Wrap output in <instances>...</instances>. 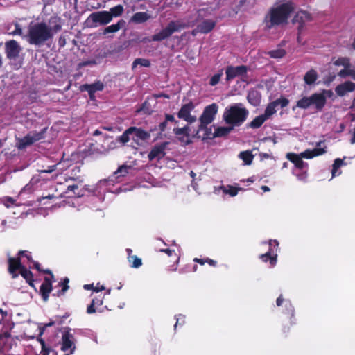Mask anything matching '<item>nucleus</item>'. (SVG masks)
Instances as JSON below:
<instances>
[{"label": "nucleus", "instance_id": "33", "mask_svg": "<svg viewBox=\"0 0 355 355\" xmlns=\"http://www.w3.org/2000/svg\"><path fill=\"white\" fill-rule=\"evenodd\" d=\"M283 304H284L285 307L288 311V312L291 313V315H293L294 309H293L291 303L290 302L289 300L284 299L282 295H280L279 297H277V299L276 300V304L277 306H280Z\"/></svg>", "mask_w": 355, "mask_h": 355}, {"label": "nucleus", "instance_id": "27", "mask_svg": "<svg viewBox=\"0 0 355 355\" xmlns=\"http://www.w3.org/2000/svg\"><path fill=\"white\" fill-rule=\"evenodd\" d=\"M150 18V15L145 12H136L130 19V21L135 24H141Z\"/></svg>", "mask_w": 355, "mask_h": 355}, {"label": "nucleus", "instance_id": "26", "mask_svg": "<svg viewBox=\"0 0 355 355\" xmlns=\"http://www.w3.org/2000/svg\"><path fill=\"white\" fill-rule=\"evenodd\" d=\"M83 88L87 91L91 98L94 96V93L97 91H101L103 89V85L101 82H97L91 85H85Z\"/></svg>", "mask_w": 355, "mask_h": 355}, {"label": "nucleus", "instance_id": "23", "mask_svg": "<svg viewBox=\"0 0 355 355\" xmlns=\"http://www.w3.org/2000/svg\"><path fill=\"white\" fill-rule=\"evenodd\" d=\"M53 278V275L51 274V277H45L43 283L40 286V293L42 295V299L44 301H47L49 298V295L52 290V282L51 279Z\"/></svg>", "mask_w": 355, "mask_h": 355}, {"label": "nucleus", "instance_id": "18", "mask_svg": "<svg viewBox=\"0 0 355 355\" xmlns=\"http://www.w3.org/2000/svg\"><path fill=\"white\" fill-rule=\"evenodd\" d=\"M166 146L167 143L166 142L155 146L148 155V159L153 161L155 159L159 160L164 157L166 154L165 150Z\"/></svg>", "mask_w": 355, "mask_h": 355}, {"label": "nucleus", "instance_id": "48", "mask_svg": "<svg viewBox=\"0 0 355 355\" xmlns=\"http://www.w3.org/2000/svg\"><path fill=\"white\" fill-rule=\"evenodd\" d=\"M68 282H69V279L65 278L64 279L63 282L60 283V286L62 287V293H64L69 288Z\"/></svg>", "mask_w": 355, "mask_h": 355}, {"label": "nucleus", "instance_id": "34", "mask_svg": "<svg viewBox=\"0 0 355 355\" xmlns=\"http://www.w3.org/2000/svg\"><path fill=\"white\" fill-rule=\"evenodd\" d=\"M124 24L125 21L120 20L116 24L106 27L104 30V34L116 33L119 31Z\"/></svg>", "mask_w": 355, "mask_h": 355}, {"label": "nucleus", "instance_id": "29", "mask_svg": "<svg viewBox=\"0 0 355 355\" xmlns=\"http://www.w3.org/2000/svg\"><path fill=\"white\" fill-rule=\"evenodd\" d=\"M345 163L344 162L343 159L337 158L334 160V163L332 166V170H331V175L332 178L338 176L341 174L340 167L343 166H345Z\"/></svg>", "mask_w": 355, "mask_h": 355}, {"label": "nucleus", "instance_id": "5", "mask_svg": "<svg viewBox=\"0 0 355 355\" xmlns=\"http://www.w3.org/2000/svg\"><path fill=\"white\" fill-rule=\"evenodd\" d=\"M248 114L249 111L242 103H234L225 109L223 119L227 124L238 127L245 121Z\"/></svg>", "mask_w": 355, "mask_h": 355}, {"label": "nucleus", "instance_id": "15", "mask_svg": "<svg viewBox=\"0 0 355 355\" xmlns=\"http://www.w3.org/2000/svg\"><path fill=\"white\" fill-rule=\"evenodd\" d=\"M5 48L6 55L10 60H15L21 50V46L15 40L7 42L5 44Z\"/></svg>", "mask_w": 355, "mask_h": 355}, {"label": "nucleus", "instance_id": "12", "mask_svg": "<svg viewBox=\"0 0 355 355\" xmlns=\"http://www.w3.org/2000/svg\"><path fill=\"white\" fill-rule=\"evenodd\" d=\"M87 21L92 23V26L105 25L112 21V15L107 11H98L90 14Z\"/></svg>", "mask_w": 355, "mask_h": 355}, {"label": "nucleus", "instance_id": "25", "mask_svg": "<svg viewBox=\"0 0 355 355\" xmlns=\"http://www.w3.org/2000/svg\"><path fill=\"white\" fill-rule=\"evenodd\" d=\"M246 72V67L244 66L230 67L226 70L227 80H230L234 78L244 74Z\"/></svg>", "mask_w": 355, "mask_h": 355}, {"label": "nucleus", "instance_id": "52", "mask_svg": "<svg viewBox=\"0 0 355 355\" xmlns=\"http://www.w3.org/2000/svg\"><path fill=\"white\" fill-rule=\"evenodd\" d=\"M181 322L182 323L184 322V315H178L176 317V324H175V327H177L178 324Z\"/></svg>", "mask_w": 355, "mask_h": 355}, {"label": "nucleus", "instance_id": "2", "mask_svg": "<svg viewBox=\"0 0 355 355\" xmlns=\"http://www.w3.org/2000/svg\"><path fill=\"white\" fill-rule=\"evenodd\" d=\"M29 337L31 345L27 348L26 355H49L50 349L46 346L42 340L34 339L33 336ZM76 343V340L71 329L65 328L62 333L60 342V349L64 353V355H71L75 352Z\"/></svg>", "mask_w": 355, "mask_h": 355}, {"label": "nucleus", "instance_id": "4", "mask_svg": "<svg viewBox=\"0 0 355 355\" xmlns=\"http://www.w3.org/2000/svg\"><path fill=\"white\" fill-rule=\"evenodd\" d=\"M293 10L294 6L290 2L272 7L265 19L266 27L270 28L273 26L286 23L290 14Z\"/></svg>", "mask_w": 355, "mask_h": 355}, {"label": "nucleus", "instance_id": "56", "mask_svg": "<svg viewBox=\"0 0 355 355\" xmlns=\"http://www.w3.org/2000/svg\"><path fill=\"white\" fill-rule=\"evenodd\" d=\"M194 261L195 262H197L201 265H203L205 264V263H206V259H198V258H195L194 259Z\"/></svg>", "mask_w": 355, "mask_h": 355}, {"label": "nucleus", "instance_id": "21", "mask_svg": "<svg viewBox=\"0 0 355 355\" xmlns=\"http://www.w3.org/2000/svg\"><path fill=\"white\" fill-rule=\"evenodd\" d=\"M242 190L243 189L241 187L230 184L221 185L214 189L215 193H218L219 191H222L224 194L229 195L231 197L236 196L239 191Z\"/></svg>", "mask_w": 355, "mask_h": 355}, {"label": "nucleus", "instance_id": "40", "mask_svg": "<svg viewBox=\"0 0 355 355\" xmlns=\"http://www.w3.org/2000/svg\"><path fill=\"white\" fill-rule=\"evenodd\" d=\"M123 12V7L121 5H118L115 7L112 8L109 12L112 15V19L113 17H116L121 15Z\"/></svg>", "mask_w": 355, "mask_h": 355}, {"label": "nucleus", "instance_id": "39", "mask_svg": "<svg viewBox=\"0 0 355 355\" xmlns=\"http://www.w3.org/2000/svg\"><path fill=\"white\" fill-rule=\"evenodd\" d=\"M138 65L148 67L150 66V61L147 59L137 58L132 63V69L137 68Z\"/></svg>", "mask_w": 355, "mask_h": 355}, {"label": "nucleus", "instance_id": "38", "mask_svg": "<svg viewBox=\"0 0 355 355\" xmlns=\"http://www.w3.org/2000/svg\"><path fill=\"white\" fill-rule=\"evenodd\" d=\"M268 54L273 58H282L285 55L286 51L283 49L278 48L269 51Z\"/></svg>", "mask_w": 355, "mask_h": 355}, {"label": "nucleus", "instance_id": "43", "mask_svg": "<svg viewBox=\"0 0 355 355\" xmlns=\"http://www.w3.org/2000/svg\"><path fill=\"white\" fill-rule=\"evenodd\" d=\"M128 261L132 268H139L141 266V260L136 256L128 257Z\"/></svg>", "mask_w": 355, "mask_h": 355}, {"label": "nucleus", "instance_id": "44", "mask_svg": "<svg viewBox=\"0 0 355 355\" xmlns=\"http://www.w3.org/2000/svg\"><path fill=\"white\" fill-rule=\"evenodd\" d=\"M130 168V166H128L126 165H123L120 166L118 168V170L115 172L116 178L125 176L126 174H128Z\"/></svg>", "mask_w": 355, "mask_h": 355}, {"label": "nucleus", "instance_id": "50", "mask_svg": "<svg viewBox=\"0 0 355 355\" xmlns=\"http://www.w3.org/2000/svg\"><path fill=\"white\" fill-rule=\"evenodd\" d=\"M297 179L300 181H306L307 178V174L306 172H302L297 175Z\"/></svg>", "mask_w": 355, "mask_h": 355}, {"label": "nucleus", "instance_id": "45", "mask_svg": "<svg viewBox=\"0 0 355 355\" xmlns=\"http://www.w3.org/2000/svg\"><path fill=\"white\" fill-rule=\"evenodd\" d=\"M1 202L6 207L8 208L15 204V200L11 197H4L2 198Z\"/></svg>", "mask_w": 355, "mask_h": 355}, {"label": "nucleus", "instance_id": "42", "mask_svg": "<svg viewBox=\"0 0 355 355\" xmlns=\"http://www.w3.org/2000/svg\"><path fill=\"white\" fill-rule=\"evenodd\" d=\"M334 64L336 66H343L344 67H349L351 66L350 60L347 58H340L334 62Z\"/></svg>", "mask_w": 355, "mask_h": 355}, {"label": "nucleus", "instance_id": "62", "mask_svg": "<svg viewBox=\"0 0 355 355\" xmlns=\"http://www.w3.org/2000/svg\"><path fill=\"white\" fill-rule=\"evenodd\" d=\"M261 190H263L264 192H268L270 191V189L268 186H261Z\"/></svg>", "mask_w": 355, "mask_h": 355}, {"label": "nucleus", "instance_id": "55", "mask_svg": "<svg viewBox=\"0 0 355 355\" xmlns=\"http://www.w3.org/2000/svg\"><path fill=\"white\" fill-rule=\"evenodd\" d=\"M175 119L174 116L173 115H170V114H166V123H168V121H173Z\"/></svg>", "mask_w": 355, "mask_h": 355}, {"label": "nucleus", "instance_id": "30", "mask_svg": "<svg viewBox=\"0 0 355 355\" xmlns=\"http://www.w3.org/2000/svg\"><path fill=\"white\" fill-rule=\"evenodd\" d=\"M103 297H101L100 298L96 297L93 299L91 304L87 307V313L91 314L95 313L96 311H102L101 310H98V307L103 304Z\"/></svg>", "mask_w": 355, "mask_h": 355}, {"label": "nucleus", "instance_id": "8", "mask_svg": "<svg viewBox=\"0 0 355 355\" xmlns=\"http://www.w3.org/2000/svg\"><path fill=\"white\" fill-rule=\"evenodd\" d=\"M150 134L141 128L130 127L127 129L117 140L122 144H126L130 140L134 141L137 145H141L150 139Z\"/></svg>", "mask_w": 355, "mask_h": 355}, {"label": "nucleus", "instance_id": "19", "mask_svg": "<svg viewBox=\"0 0 355 355\" xmlns=\"http://www.w3.org/2000/svg\"><path fill=\"white\" fill-rule=\"evenodd\" d=\"M15 340L7 331L0 334V352H6L12 349Z\"/></svg>", "mask_w": 355, "mask_h": 355}, {"label": "nucleus", "instance_id": "13", "mask_svg": "<svg viewBox=\"0 0 355 355\" xmlns=\"http://www.w3.org/2000/svg\"><path fill=\"white\" fill-rule=\"evenodd\" d=\"M332 94L330 90H323L320 93H315L310 96L311 107L313 106L317 110H322L324 106L327 97Z\"/></svg>", "mask_w": 355, "mask_h": 355}, {"label": "nucleus", "instance_id": "47", "mask_svg": "<svg viewBox=\"0 0 355 355\" xmlns=\"http://www.w3.org/2000/svg\"><path fill=\"white\" fill-rule=\"evenodd\" d=\"M10 34L11 35H22V30L21 28H20V26L17 24H15V30L12 31Z\"/></svg>", "mask_w": 355, "mask_h": 355}, {"label": "nucleus", "instance_id": "37", "mask_svg": "<svg viewBox=\"0 0 355 355\" xmlns=\"http://www.w3.org/2000/svg\"><path fill=\"white\" fill-rule=\"evenodd\" d=\"M297 107L307 109L311 107L310 96L303 97L297 102Z\"/></svg>", "mask_w": 355, "mask_h": 355}, {"label": "nucleus", "instance_id": "11", "mask_svg": "<svg viewBox=\"0 0 355 355\" xmlns=\"http://www.w3.org/2000/svg\"><path fill=\"white\" fill-rule=\"evenodd\" d=\"M46 129L44 128L40 132H31L24 137L19 139L17 141V147L19 149L24 148L35 142L44 138Z\"/></svg>", "mask_w": 355, "mask_h": 355}, {"label": "nucleus", "instance_id": "64", "mask_svg": "<svg viewBox=\"0 0 355 355\" xmlns=\"http://www.w3.org/2000/svg\"><path fill=\"white\" fill-rule=\"evenodd\" d=\"M351 107H352V108L355 107V97L354 98V99L352 102Z\"/></svg>", "mask_w": 355, "mask_h": 355}, {"label": "nucleus", "instance_id": "51", "mask_svg": "<svg viewBox=\"0 0 355 355\" xmlns=\"http://www.w3.org/2000/svg\"><path fill=\"white\" fill-rule=\"evenodd\" d=\"M66 44V39H65V37L64 36H62L61 35L60 37H59V40H58V45L60 46V47H63L64 46V45Z\"/></svg>", "mask_w": 355, "mask_h": 355}, {"label": "nucleus", "instance_id": "53", "mask_svg": "<svg viewBox=\"0 0 355 355\" xmlns=\"http://www.w3.org/2000/svg\"><path fill=\"white\" fill-rule=\"evenodd\" d=\"M105 289V287L103 286H99L98 284L93 288L94 291L95 292H99Z\"/></svg>", "mask_w": 355, "mask_h": 355}, {"label": "nucleus", "instance_id": "6", "mask_svg": "<svg viewBox=\"0 0 355 355\" xmlns=\"http://www.w3.org/2000/svg\"><path fill=\"white\" fill-rule=\"evenodd\" d=\"M327 146L324 141L317 143L316 148L313 150H306L300 154L288 153L286 154V158L293 162L295 167L303 169L306 167L307 164L302 160V158L311 159L314 157L323 155L326 152Z\"/></svg>", "mask_w": 355, "mask_h": 355}, {"label": "nucleus", "instance_id": "59", "mask_svg": "<svg viewBox=\"0 0 355 355\" xmlns=\"http://www.w3.org/2000/svg\"><path fill=\"white\" fill-rule=\"evenodd\" d=\"M166 124H167L166 121H164V122L160 123L159 128H160V130L161 131H164L165 130Z\"/></svg>", "mask_w": 355, "mask_h": 355}, {"label": "nucleus", "instance_id": "10", "mask_svg": "<svg viewBox=\"0 0 355 355\" xmlns=\"http://www.w3.org/2000/svg\"><path fill=\"white\" fill-rule=\"evenodd\" d=\"M268 245V250L265 254H261L259 258L263 262H267L269 260L270 266L274 267L277 263V252L279 250V242L277 240H270Z\"/></svg>", "mask_w": 355, "mask_h": 355}, {"label": "nucleus", "instance_id": "14", "mask_svg": "<svg viewBox=\"0 0 355 355\" xmlns=\"http://www.w3.org/2000/svg\"><path fill=\"white\" fill-rule=\"evenodd\" d=\"M289 103V101L285 98H280L273 101L268 104L264 112L265 116L269 119L273 114H275L279 107L284 108Z\"/></svg>", "mask_w": 355, "mask_h": 355}, {"label": "nucleus", "instance_id": "20", "mask_svg": "<svg viewBox=\"0 0 355 355\" xmlns=\"http://www.w3.org/2000/svg\"><path fill=\"white\" fill-rule=\"evenodd\" d=\"M216 26V21L211 19H207L200 23L196 28L192 31V35H196L198 33H208L210 32Z\"/></svg>", "mask_w": 355, "mask_h": 355}, {"label": "nucleus", "instance_id": "61", "mask_svg": "<svg viewBox=\"0 0 355 355\" xmlns=\"http://www.w3.org/2000/svg\"><path fill=\"white\" fill-rule=\"evenodd\" d=\"M55 166H51L50 167H49V168L47 170H44L43 171V172L44 173H51L52 171H55Z\"/></svg>", "mask_w": 355, "mask_h": 355}, {"label": "nucleus", "instance_id": "7", "mask_svg": "<svg viewBox=\"0 0 355 355\" xmlns=\"http://www.w3.org/2000/svg\"><path fill=\"white\" fill-rule=\"evenodd\" d=\"M196 21V19L187 21L184 19H179L176 21H172L166 28H163L159 33L155 34L152 37V40L162 41L168 37L175 32H180L184 28L193 26Z\"/></svg>", "mask_w": 355, "mask_h": 355}, {"label": "nucleus", "instance_id": "16", "mask_svg": "<svg viewBox=\"0 0 355 355\" xmlns=\"http://www.w3.org/2000/svg\"><path fill=\"white\" fill-rule=\"evenodd\" d=\"M193 108L192 103L184 105L178 112V117L190 123L196 121V117L191 114Z\"/></svg>", "mask_w": 355, "mask_h": 355}, {"label": "nucleus", "instance_id": "1", "mask_svg": "<svg viewBox=\"0 0 355 355\" xmlns=\"http://www.w3.org/2000/svg\"><path fill=\"white\" fill-rule=\"evenodd\" d=\"M62 28L60 18H51L49 24L45 22L31 23L28 26V33L24 35L31 44L41 45L51 39Z\"/></svg>", "mask_w": 355, "mask_h": 355}, {"label": "nucleus", "instance_id": "57", "mask_svg": "<svg viewBox=\"0 0 355 355\" xmlns=\"http://www.w3.org/2000/svg\"><path fill=\"white\" fill-rule=\"evenodd\" d=\"M161 252H164L166 253L168 256H171L172 254L174 252V250H172L170 249H164V250H161Z\"/></svg>", "mask_w": 355, "mask_h": 355}, {"label": "nucleus", "instance_id": "35", "mask_svg": "<svg viewBox=\"0 0 355 355\" xmlns=\"http://www.w3.org/2000/svg\"><path fill=\"white\" fill-rule=\"evenodd\" d=\"M338 76L342 78L350 76L352 79L355 80V69H352L350 67H344V69L338 73Z\"/></svg>", "mask_w": 355, "mask_h": 355}, {"label": "nucleus", "instance_id": "58", "mask_svg": "<svg viewBox=\"0 0 355 355\" xmlns=\"http://www.w3.org/2000/svg\"><path fill=\"white\" fill-rule=\"evenodd\" d=\"M206 262L212 266H215L216 265V261L212 259H207Z\"/></svg>", "mask_w": 355, "mask_h": 355}, {"label": "nucleus", "instance_id": "24", "mask_svg": "<svg viewBox=\"0 0 355 355\" xmlns=\"http://www.w3.org/2000/svg\"><path fill=\"white\" fill-rule=\"evenodd\" d=\"M311 20V16L306 11L300 10L298 11L294 18L293 23L299 24V29H301L303 27V25L306 22L310 21Z\"/></svg>", "mask_w": 355, "mask_h": 355}, {"label": "nucleus", "instance_id": "49", "mask_svg": "<svg viewBox=\"0 0 355 355\" xmlns=\"http://www.w3.org/2000/svg\"><path fill=\"white\" fill-rule=\"evenodd\" d=\"M52 324H53V322H51V323L46 324L44 327H41L40 325H37V324H35V327L39 330L38 334L40 336L43 334L44 328L46 327L51 326Z\"/></svg>", "mask_w": 355, "mask_h": 355}, {"label": "nucleus", "instance_id": "63", "mask_svg": "<svg viewBox=\"0 0 355 355\" xmlns=\"http://www.w3.org/2000/svg\"><path fill=\"white\" fill-rule=\"evenodd\" d=\"M93 288L94 286H93V284H85L84 285V288L86 289V290H89L90 288Z\"/></svg>", "mask_w": 355, "mask_h": 355}, {"label": "nucleus", "instance_id": "36", "mask_svg": "<svg viewBox=\"0 0 355 355\" xmlns=\"http://www.w3.org/2000/svg\"><path fill=\"white\" fill-rule=\"evenodd\" d=\"M239 157L241 159L244 164L246 165H250L253 159V155L249 151L241 152L239 155Z\"/></svg>", "mask_w": 355, "mask_h": 355}, {"label": "nucleus", "instance_id": "60", "mask_svg": "<svg viewBox=\"0 0 355 355\" xmlns=\"http://www.w3.org/2000/svg\"><path fill=\"white\" fill-rule=\"evenodd\" d=\"M78 189V186L77 185H69L67 187V190L68 191H74L75 189Z\"/></svg>", "mask_w": 355, "mask_h": 355}, {"label": "nucleus", "instance_id": "31", "mask_svg": "<svg viewBox=\"0 0 355 355\" xmlns=\"http://www.w3.org/2000/svg\"><path fill=\"white\" fill-rule=\"evenodd\" d=\"M268 119L265 116V115L261 114L257 117H255L248 125V126L251 128H259L262 125V124L267 121Z\"/></svg>", "mask_w": 355, "mask_h": 355}, {"label": "nucleus", "instance_id": "41", "mask_svg": "<svg viewBox=\"0 0 355 355\" xmlns=\"http://www.w3.org/2000/svg\"><path fill=\"white\" fill-rule=\"evenodd\" d=\"M231 128L228 127H219L215 130L214 136L215 137H223L227 135L231 130Z\"/></svg>", "mask_w": 355, "mask_h": 355}, {"label": "nucleus", "instance_id": "22", "mask_svg": "<svg viewBox=\"0 0 355 355\" xmlns=\"http://www.w3.org/2000/svg\"><path fill=\"white\" fill-rule=\"evenodd\" d=\"M355 90V83L352 81H346L342 84L338 85L335 88L336 94L339 96H344L349 92Z\"/></svg>", "mask_w": 355, "mask_h": 355}, {"label": "nucleus", "instance_id": "9", "mask_svg": "<svg viewBox=\"0 0 355 355\" xmlns=\"http://www.w3.org/2000/svg\"><path fill=\"white\" fill-rule=\"evenodd\" d=\"M218 105L216 103H212L206 106L200 116V130L207 128V126L211 124L215 119L218 111Z\"/></svg>", "mask_w": 355, "mask_h": 355}, {"label": "nucleus", "instance_id": "46", "mask_svg": "<svg viewBox=\"0 0 355 355\" xmlns=\"http://www.w3.org/2000/svg\"><path fill=\"white\" fill-rule=\"evenodd\" d=\"M222 73L215 74L214 76H212L210 79V85L212 86H214L217 85L221 78Z\"/></svg>", "mask_w": 355, "mask_h": 355}, {"label": "nucleus", "instance_id": "54", "mask_svg": "<svg viewBox=\"0 0 355 355\" xmlns=\"http://www.w3.org/2000/svg\"><path fill=\"white\" fill-rule=\"evenodd\" d=\"M259 157L261 159H268V158H270L271 156L270 155L268 154V153H261L259 154Z\"/></svg>", "mask_w": 355, "mask_h": 355}, {"label": "nucleus", "instance_id": "32", "mask_svg": "<svg viewBox=\"0 0 355 355\" xmlns=\"http://www.w3.org/2000/svg\"><path fill=\"white\" fill-rule=\"evenodd\" d=\"M317 79L318 73L313 69H311L309 71H307L304 76V80L305 83L309 85L313 84Z\"/></svg>", "mask_w": 355, "mask_h": 355}, {"label": "nucleus", "instance_id": "3", "mask_svg": "<svg viewBox=\"0 0 355 355\" xmlns=\"http://www.w3.org/2000/svg\"><path fill=\"white\" fill-rule=\"evenodd\" d=\"M19 258H10L9 263V272L12 275L13 277H17V271L21 274V275L31 285L32 281V273L30 270H27L24 266H22V263H24L25 261L24 259H26L27 261H30L29 268L35 267L37 270H40V265L37 262L31 260L30 252L27 251H20L19 252Z\"/></svg>", "mask_w": 355, "mask_h": 355}, {"label": "nucleus", "instance_id": "17", "mask_svg": "<svg viewBox=\"0 0 355 355\" xmlns=\"http://www.w3.org/2000/svg\"><path fill=\"white\" fill-rule=\"evenodd\" d=\"M191 130L189 126L181 128H175L174 133L178 140L184 145L189 144L191 142Z\"/></svg>", "mask_w": 355, "mask_h": 355}, {"label": "nucleus", "instance_id": "28", "mask_svg": "<svg viewBox=\"0 0 355 355\" xmlns=\"http://www.w3.org/2000/svg\"><path fill=\"white\" fill-rule=\"evenodd\" d=\"M261 99V95L257 90L252 89L250 90L248 94V102L254 105L257 106L259 104Z\"/></svg>", "mask_w": 355, "mask_h": 355}]
</instances>
